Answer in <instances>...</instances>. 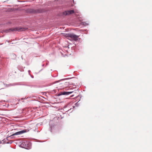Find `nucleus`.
Returning <instances> with one entry per match:
<instances>
[{"label": "nucleus", "instance_id": "1", "mask_svg": "<svg viewBox=\"0 0 152 152\" xmlns=\"http://www.w3.org/2000/svg\"><path fill=\"white\" fill-rule=\"evenodd\" d=\"M64 36L70 40H74L75 41L78 39L79 37V36L72 33L65 34Z\"/></svg>", "mask_w": 152, "mask_h": 152}, {"label": "nucleus", "instance_id": "2", "mask_svg": "<svg viewBox=\"0 0 152 152\" xmlns=\"http://www.w3.org/2000/svg\"><path fill=\"white\" fill-rule=\"evenodd\" d=\"M26 29V28H21L20 27H16L9 29L8 30V32L15 31H25Z\"/></svg>", "mask_w": 152, "mask_h": 152}, {"label": "nucleus", "instance_id": "3", "mask_svg": "<svg viewBox=\"0 0 152 152\" xmlns=\"http://www.w3.org/2000/svg\"><path fill=\"white\" fill-rule=\"evenodd\" d=\"M74 13V10H72L65 11L64 12V15H67L72 14V13Z\"/></svg>", "mask_w": 152, "mask_h": 152}, {"label": "nucleus", "instance_id": "4", "mask_svg": "<svg viewBox=\"0 0 152 152\" xmlns=\"http://www.w3.org/2000/svg\"><path fill=\"white\" fill-rule=\"evenodd\" d=\"M29 12L33 13H40L41 12V11L40 10L30 9Z\"/></svg>", "mask_w": 152, "mask_h": 152}, {"label": "nucleus", "instance_id": "5", "mask_svg": "<svg viewBox=\"0 0 152 152\" xmlns=\"http://www.w3.org/2000/svg\"><path fill=\"white\" fill-rule=\"evenodd\" d=\"M26 132V130H22L20 131H19L18 132H16L14 133L13 135H19L21 134H23L24 133H25Z\"/></svg>", "mask_w": 152, "mask_h": 152}, {"label": "nucleus", "instance_id": "6", "mask_svg": "<svg viewBox=\"0 0 152 152\" xmlns=\"http://www.w3.org/2000/svg\"><path fill=\"white\" fill-rule=\"evenodd\" d=\"M72 92H62V94L64 95H68L70 94H71Z\"/></svg>", "mask_w": 152, "mask_h": 152}]
</instances>
